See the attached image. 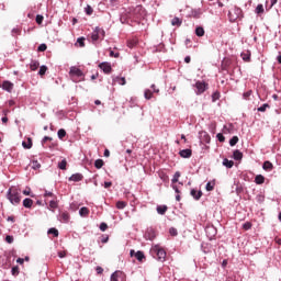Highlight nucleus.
<instances>
[{"instance_id": "nucleus-1", "label": "nucleus", "mask_w": 281, "mask_h": 281, "mask_svg": "<svg viewBox=\"0 0 281 281\" xmlns=\"http://www.w3.org/2000/svg\"><path fill=\"white\" fill-rule=\"evenodd\" d=\"M69 77L72 82H82V80H85V72H82L80 68L72 66L69 70Z\"/></svg>"}, {"instance_id": "nucleus-2", "label": "nucleus", "mask_w": 281, "mask_h": 281, "mask_svg": "<svg viewBox=\"0 0 281 281\" xmlns=\"http://www.w3.org/2000/svg\"><path fill=\"white\" fill-rule=\"evenodd\" d=\"M7 199L12 203V205H19V203H21V192H19V189H9L7 192Z\"/></svg>"}, {"instance_id": "nucleus-3", "label": "nucleus", "mask_w": 281, "mask_h": 281, "mask_svg": "<svg viewBox=\"0 0 281 281\" xmlns=\"http://www.w3.org/2000/svg\"><path fill=\"white\" fill-rule=\"evenodd\" d=\"M243 16V10L238 7H234L228 11V19L231 23H235V21H238Z\"/></svg>"}, {"instance_id": "nucleus-4", "label": "nucleus", "mask_w": 281, "mask_h": 281, "mask_svg": "<svg viewBox=\"0 0 281 281\" xmlns=\"http://www.w3.org/2000/svg\"><path fill=\"white\" fill-rule=\"evenodd\" d=\"M130 14L135 19H142V16H144L145 14L144 7L142 5L132 7L130 9Z\"/></svg>"}, {"instance_id": "nucleus-5", "label": "nucleus", "mask_w": 281, "mask_h": 281, "mask_svg": "<svg viewBox=\"0 0 281 281\" xmlns=\"http://www.w3.org/2000/svg\"><path fill=\"white\" fill-rule=\"evenodd\" d=\"M153 251L157 255V260H159V262H166V250H164V248L156 245L154 246Z\"/></svg>"}, {"instance_id": "nucleus-6", "label": "nucleus", "mask_w": 281, "mask_h": 281, "mask_svg": "<svg viewBox=\"0 0 281 281\" xmlns=\"http://www.w3.org/2000/svg\"><path fill=\"white\" fill-rule=\"evenodd\" d=\"M194 87L196 89V95H201V93H205V91H207V83H205V81H196Z\"/></svg>"}, {"instance_id": "nucleus-7", "label": "nucleus", "mask_w": 281, "mask_h": 281, "mask_svg": "<svg viewBox=\"0 0 281 281\" xmlns=\"http://www.w3.org/2000/svg\"><path fill=\"white\" fill-rule=\"evenodd\" d=\"M111 281H125L126 280V274L122 271H115L111 274L110 278Z\"/></svg>"}, {"instance_id": "nucleus-8", "label": "nucleus", "mask_w": 281, "mask_h": 281, "mask_svg": "<svg viewBox=\"0 0 281 281\" xmlns=\"http://www.w3.org/2000/svg\"><path fill=\"white\" fill-rule=\"evenodd\" d=\"M1 89L7 91V93H12V91H14V83L9 80H4L1 85Z\"/></svg>"}, {"instance_id": "nucleus-9", "label": "nucleus", "mask_w": 281, "mask_h": 281, "mask_svg": "<svg viewBox=\"0 0 281 281\" xmlns=\"http://www.w3.org/2000/svg\"><path fill=\"white\" fill-rule=\"evenodd\" d=\"M100 36H104V30L97 26L93 32L91 33L92 41H99Z\"/></svg>"}, {"instance_id": "nucleus-10", "label": "nucleus", "mask_w": 281, "mask_h": 281, "mask_svg": "<svg viewBox=\"0 0 281 281\" xmlns=\"http://www.w3.org/2000/svg\"><path fill=\"white\" fill-rule=\"evenodd\" d=\"M99 67L104 74H111L112 68L110 63L103 61L99 65Z\"/></svg>"}, {"instance_id": "nucleus-11", "label": "nucleus", "mask_w": 281, "mask_h": 281, "mask_svg": "<svg viewBox=\"0 0 281 281\" xmlns=\"http://www.w3.org/2000/svg\"><path fill=\"white\" fill-rule=\"evenodd\" d=\"M179 155L182 159H190L192 157V149H182L179 151Z\"/></svg>"}, {"instance_id": "nucleus-12", "label": "nucleus", "mask_w": 281, "mask_h": 281, "mask_svg": "<svg viewBox=\"0 0 281 281\" xmlns=\"http://www.w3.org/2000/svg\"><path fill=\"white\" fill-rule=\"evenodd\" d=\"M69 213L68 212H61L59 215H58V221H60V223H69Z\"/></svg>"}, {"instance_id": "nucleus-13", "label": "nucleus", "mask_w": 281, "mask_h": 281, "mask_svg": "<svg viewBox=\"0 0 281 281\" xmlns=\"http://www.w3.org/2000/svg\"><path fill=\"white\" fill-rule=\"evenodd\" d=\"M82 179H83L82 173H74L69 177V181H75V182L82 181Z\"/></svg>"}, {"instance_id": "nucleus-14", "label": "nucleus", "mask_w": 281, "mask_h": 281, "mask_svg": "<svg viewBox=\"0 0 281 281\" xmlns=\"http://www.w3.org/2000/svg\"><path fill=\"white\" fill-rule=\"evenodd\" d=\"M191 196H193V199L195 201H199V199H201V196H203V192L202 191H196L195 189L191 190Z\"/></svg>"}, {"instance_id": "nucleus-15", "label": "nucleus", "mask_w": 281, "mask_h": 281, "mask_svg": "<svg viewBox=\"0 0 281 281\" xmlns=\"http://www.w3.org/2000/svg\"><path fill=\"white\" fill-rule=\"evenodd\" d=\"M182 24H183V20H181L180 18L175 16L171 20V25H173L176 27H181Z\"/></svg>"}, {"instance_id": "nucleus-16", "label": "nucleus", "mask_w": 281, "mask_h": 281, "mask_svg": "<svg viewBox=\"0 0 281 281\" xmlns=\"http://www.w3.org/2000/svg\"><path fill=\"white\" fill-rule=\"evenodd\" d=\"M201 14H203L201 9H193L191 11V16H193V19H201Z\"/></svg>"}, {"instance_id": "nucleus-17", "label": "nucleus", "mask_w": 281, "mask_h": 281, "mask_svg": "<svg viewBox=\"0 0 281 281\" xmlns=\"http://www.w3.org/2000/svg\"><path fill=\"white\" fill-rule=\"evenodd\" d=\"M156 210H157L158 214L164 216V214H166V212H168V206L167 205H158Z\"/></svg>"}, {"instance_id": "nucleus-18", "label": "nucleus", "mask_w": 281, "mask_h": 281, "mask_svg": "<svg viewBox=\"0 0 281 281\" xmlns=\"http://www.w3.org/2000/svg\"><path fill=\"white\" fill-rule=\"evenodd\" d=\"M34 205V201L30 198L23 200V207L30 209Z\"/></svg>"}, {"instance_id": "nucleus-19", "label": "nucleus", "mask_w": 281, "mask_h": 281, "mask_svg": "<svg viewBox=\"0 0 281 281\" xmlns=\"http://www.w3.org/2000/svg\"><path fill=\"white\" fill-rule=\"evenodd\" d=\"M255 183H256L257 186H262V183H265V176H262V175H257V176L255 177Z\"/></svg>"}, {"instance_id": "nucleus-20", "label": "nucleus", "mask_w": 281, "mask_h": 281, "mask_svg": "<svg viewBox=\"0 0 281 281\" xmlns=\"http://www.w3.org/2000/svg\"><path fill=\"white\" fill-rule=\"evenodd\" d=\"M262 168L267 170L268 172H271L273 170V164L271 161L267 160L263 162Z\"/></svg>"}, {"instance_id": "nucleus-21", "label": "nucleus", "mask_w": 281, "mask_h": 281, "mask_svg": "<svg viewBox=\"0 0 281 281\" xmlns=\"http://www.w3.org/2000/svg\"><path fill=\"white\" fill-rule=\"evenodd\" d=\"M233 158L235 159V161H240V159H243V153L238 149H236L233 153Z\"/></svg>"}, {"instance_id": "nucleus-22", "label": "nucleus", "mask_w": 281, "mask_h": 281, "mask_svg": "<svg viewBox=\"0 0 281 281\" xmlns=\"http://www.w3.org/2000/svg\"><path fill=\"white\" fill-rule=\"evenodd\" d=\"M135 258L136 260H138V262H142L146 258V256L144 255V251L138 250L135 252Z\"/></svg>"}, {"instance_id": "nucleus-23", "label": "nucleus", "mask_w": 281, "mask_h": 281, "mask_svg": "<svg viewBox=\"0 0 281 281\" xmlns=\"http://www.w3.org/2000/svg\"><path fill=\"white\" fill-rule=\"evenodd\" d=\"M222 164H223V166H225V168H234V160L224 158Z\"/></svg>"}, {"instance_id": "nucleus-24", "label": "nucleus", "mask_w": 281, "mask_h": 281, "mask_svg": "<svg viewBox=\"0 0 281 281\" xmlns=\"http://www.w3.org/2000/svg\"><path fill=\"white\" fill-rule=\"evenodd\" d=\"M278 3V0H266V8L267 10H271Z\"/></svg>"}, {"instance_id": "nucleus-25", "label": "nucleus", "mask_w": 281, "mask_h": 281, "mask_svg": "<svg viewBox=\"0 0 281 281\" xmlns=\"http://www.w3.org/2000/svg\"><path fill=\"white\" fill-rule=\"evenodd\" d=\"M144 98H145V100H151V99H153V90H150V89H145V91H144Z\"/></svg>"}, {"instance_id": "nucleus-26", "label": "nucleus", "mask_w": 281, "mask_h": 281, "mask_svg": "<svg viewBox=\"0 0 281 281\" xmlns=\"http://www.w3.org/2000/svg\"><path fill=\"white\" fill-rule=\"evenodd\" d=\"M31 70L32 71H36V69H38V67H41V64L37 60H32L30 64Z\"/></svg>"}, {"instance_id": "nucleus-27", "label": "nucleus", "mask_w": 281, "mask_h": 281, "mask_svg": "<svg viewBox=\"0 0 281 281\" xmlns=\"http://www.w3.org/2000/svg\"><path fill=\"white\" fill-rule=\"evenodd\" d=\"M79 216H89V210L87 209V206H82L80 210H79Z\"/></svg>"}, {"instance_id": "nucleus-28", "label": "nucleus", "mask_w": 281, "mask_h": 281, "mask_svg": "<svg viewBox=\"0 0 281 281\" xmlns=\"http://www.w3.org/2000/svg\"><path fill=\"white\" fill-rule=\"evenodd\" d=\"M195 35L196 36H205V30L203 29V26H198L195 29Z\"/></svg>"}, {"instance_id": "nucleus-29", "label": "nucleus", "mask_w": 281, "mask_h": 281, "mask_svg": "<svg viewBox=\"0 0 281 281\" xmlns=\"http://www.w3.org/2000/svg\"><path fill=\"white\" fill-rule=\"evenodd\" d=\"M22 146L26 150H30V148H32V138H27V142H22Z\"/></svg>"}, {"instance_id": "nucleus-30", "label": "nucleus", "mask_w": 281, "mask_h": 281, "mask_svg": "<svg viewBox=\"0 0 281 281\" xmlns=\"http://www.w3.org/2000/svg\"><path fill=\"white\" fill-rule=\"evenodd\" d=\"M114 82H117V85H121L122 87H124V85H126V78H124V77H116L114 79Z\"/></svg>"}, {"instance_id": "nucleus-31", "label": "nucleus", "mask_w": 281, "mask_h": 281, "mask_svg": "<svg viewBox=\"0 0 281 281\" xmlns=\"http://www.w3.org/2000/svg\"><path fill=\"white\" fill-rule=\"evenodd\" d=\"M102 166H104V160L103 159H97L94 161V168H97L98 170H100V168H102Z\"/></svg>"}, {"instance_id": "nucleus-32", "label": "nucleus", "mask_w": 281, "mask_h": 281, "mask_svg": "<svg viewBox=\"0 0 281 281\" xmlns=\"http://www.w3.org/2000/svg\"><path fill=\"white\" fill-rule=\"evenodd\" d=\"M241 58L245 63H249L251 60V53H241Z\"/></svg>"}, {"instance_id": "nucleus-33", "label": "nucleus", "mask_w": 281, "mask_h": 281, "mask_svg": "<svg viewBox=\"0 0 281 281\" xmlns=\"http://www.w3.org/2000/svg\"><path fill=\"white\" fill-rule=\"evenodd\" d=\"M214 186H216V183L213 181V182H207L206 186H205V190L207 192H212V190H214Z\"/></svg>"}, {"instance_id": "nucleus-34", "label": "nucleus", "mask_w": 281, "mask_h": 281, "mask_svg": "<svg viewBox=\"0 0 281 281\" xmlns=\"http://www.w3.org/2000/svg\"><path fill=\"white\" fill-rule=\"evenodd\" d=\"M58 168L59 170H67V160L63 159L59 164H58Z\"/></svg>"}, {"instance_id": "nucleus-35", "label": "nucleus", "mask_w": 281, "mask_h": 281, "mask_svg": "<svg viewBox=\"0 0 281 281\" xmlns=\"http://www.w3.org/2000/svg\"><path fill=\"white\" fill-rule=\"evenodd\" d=\"M66 135H67V132L63 128L57 132L58 139H63L64 137H66Z\"/></svg>"}, {"instance_id": "nucleus-36", "label": "nucleus", "mask_w": 281, "mask_h": 281, "mask_svg": "<svg viewBox=\"0 0 281 281\" xmlns=\"http://www.w3.org/2000/svg\"><path fill=\"white\" fill-rule=\"evenodd\" d=\"M179 177H181V172L177 171L171 179V183L179 182Z\"/></svg>"}, {"instance_id": "nucleus-37", "label": "nucleus", "mask_w": 281, "mask_h": 281, "mask_svg": "<svg viewBox=\"0 0 281 281\" xmlns=\"http://www.w3.org/2000/svg\"><path fill=\"white\" fill-rule=\"evenodd\" d=\"M267 109H269V104L268 103H263L261 106H259L257 109V111H259V113H265V111H267Z\"/></svg>"}, {"instance_id": "nucleus-38", "label": "nucleus", "mask_w": 281, "mask_h": 281, "mask_svg": "<svg viewBox=\"0 0 281 281\" xmlns=\"http://www.w3.org/2000/svg\"><path fill=\"white\" fill-rule=\"evenodd\" d=\"M238 144V136H233L229 139V146H236Z\"/></svg>"}, {"instance_id": "nucleus-39", "label": "nucleus", "mask_w": 281, "mask_h": 281, "mask_svg": "<svg viewBox=\"0 0 281 281\" xmlns=\"http://www.w3.org/2000/svg\"><path fill=\"white\" fill-rule=\"evenodd\" d=\"M116 207L117 210H124V207H126V202L124 201L116 202Z\"/></svg>"}, {"instance_id": "nucleus-40", "label": "nucleus", "mask_w": 281, "mask_h": 281, "mask_svg": "<svg viewBox=\"0 0 281 281\" xmlns=\"http://www.w3.org/2000/svg\"><path fill=\"white\" fill-rule=\"evenodd\" d=\"M21 34V29L14 27L11 31V36H19Z\"/></svg>"}, {"instance_id": "nucleus-41", "label": "nucleus", "mask_w": 281, "mask_h": 281, "mask_svg": "<svg viewBox=\"0 0 281 281\" xmlns=\"http://www.w3.org/2000/svg\"><path fill=\"white\" fill-rule=\"evenodd\" d=\"M38 74L40 76H45V74H47V66L45 65L41 66Z\"/></svg>"}, {"instance_id": "nucleus-42", "label": "nucleus", "mask_w": 281, "mask_h": 281, "mask_svg": "<svg viewBox=\"0 0 281 281\" xmlns=\"http://www.w3.org/2000/svg\"><path fill=\"white\" fill-rule=\"evenodd\" d=\"M32 168L33 170H38L41 168V162H38V160H33Z\"/></svg>"}, {"instance_id": "nucleus-43", "label": "nucleus", "mask_w": 281, "mask_h": 281, "mask_svg": "<svg viewBox=\"0 0 281 281\" xmlns=\"http://www.w3.org/2000/svg\"><path fill=\"white\" fill-rule=\"evenodd\" d=\"M85 12H86V14H88V16H91V14H93V8H91V5L88 4L85 8Z\"/></svg>"}, {"instance_id": "nucleus-44", "label": "nucleus", "mask_w": 281, "mask_h": 281, "mask_svg": "<svg viewBox=\"0 0 281 281\" xmlns=\"http://www.w3.org/2000/svg\"><path fill=\"white\" fill-rule=\"evenodd\" d=\"M47 234H53L55 238H58V229L56 228H49Z\"/></svg>"}, {"instance_id": "nucleus-45", "label": "nucleus", "mask_w": 281, "mask_h": 281, "mask_svg": "<svg viewBox=\"0 0 281 281\" xmlns=\"http://www.w3.org/2000/svg\"><path fill=\"white\" fill-rule=\"evenodd\" d=\"M262 12H265V7L262 4H258L256 8V13L262 14Z\"/></svg>"}, {"instance_id": "nucleus-46", "label": "nucleus", "mask_w": 281, "mask_h": 281, "mask_svg": "<svg viewBox=\"0 0 281 281\" xmlns=\"http://www.w3.org/2000/svg\"><path fill=\"white\" fill-rule=\"evenodd\" d=\"M212 234L213 236H215L216 234V228H214L213 226H209L206 227V234Z\"/></svg>"}, {"instance_id": "nucleus-47", "label": "nucleus", "mask_w": 281, "mask_h": 281, "mask_svg": "<svg viewBox=\"0 0 281 281\" xmlns=\"http://www.w3.org/2000/svg\"><path fill=\"white\" fill-rule=\"evenodd\" d=\"M5 241L9 244V245H12V243H14V237L12 235H7L5 236Z\"/></svg>"}, {"instance_id": "nucleus-48", "label": "nucleus", "mask_w": 281, "mask_h": 281, "mask_svg": "<svg viewBox=\"0 0 281 281\" xmlns=\"http://www.w3.org/2000/svg\"><path fill=\"white\" fill-rule=\"evenodd\" d=\"M256 201H257V203H265V195L258 194V195L256 196Z\"/></svg>"}, {"instance_id": "nucleus-49", "label": "nucleus", "mask_w": 281, "mask_h": 281, "mask_svg": "<svg viewBox=\"0 0 281 281\" xmlns=\"http://www.w3.org/2000/svg\"><path fill=\"white\" fill-rule=\"evenodd\" d=\"M251 93H252L251 90L244 92V94H243L244 100H249V98H251Z\"/></svg>"}, {"instance_id": "nucleus-50", "label": "nucleus", "mask_w": 281, "mask_h": 281, "mask_svg": "<svg viewBox=\"0 0 281 281\" xmlns=\"http://www.w3.org/2000/svg\"><path fill=\"white\" fill-rule=\"evenodd\" d=\"M77 43L79 47H85V37H78Z\"/></svg>"}, {"instance_id": "nucleus-51", "label": "nucleus", "mask_w": 281, "mask_h": 281, "mask_svg": "<svg viewBox=\"0 0 281 281\" xmlns=\"http://www.w3.org/2000/svg\"><path fill=\"white\" fill-rule=\"evenodd\" d=\"M106 229H109V225H106V223H104V222L101 223V224H100V231H101V232H106Z\"/></svg>"}, {"instance_id": "nucleus-52", "label": "nucleus", "mask_w": 281, "mask_h": 281, "mask_svg": "<svg viewBox=\"0 0 281 281\" xmlns=\"http://www.w3.org/2000/svg\"><path fill=\"white\" fill-rule=\"evenodd\" d=\"M49 207H52V210H56L58 207V204L56 203V201L52 200L49 202Z\"/></svg>"}, {"instance_id": "nucleus-53", "label": "nucleus", "mask_w": 281, "mask_h": 281, "mask_svg": "<svg viewBox=\"0 0 281 281\" xmlns=\"http://www.w3.org/2000/svg\"><path fill=\"white\" fill-rule=\"evenodd\" d=\"M150 89H151V92H153V93H159V88H157V86H155V83H153V85L150 86Z\"/></svg>"}, {"instance_id": "nucleus-54", "label": "nucleus", "mask_w": 281, "mask_h": 281, "mask_svg": "<svg viewBox=\"0 0 281 281\" xmlns=\"http://www.w3.org/2000/svg\"><path fill=\"white\" fill-rule=\"evenodd\" d=\"M216 138H217L218 142H221V143L225 142V136H224L223 134H221V133H218V134L216 135Z\"/></svg>"}, {"instance_id": "nucleus-55", "label": "nucleus", "mask_w": 281, "mask_h": 281, "mask_svg": "<svg viewBox=\"0 0 281 281\" xmlns=\"http://www.w3.org/2000/svg\"><path fill=\"white\" fill-rule=\"evenodd\" d=\"M47 49V45L46 44H41L37 48L38 52H45Z\"/></svg>"}, {"instance_id": "nucleus-56", "label": "nucleus", "mask_w": 281, "mask_h": 281, "mask_svg": "<svg viewBox=\"0 0 281 281\" xmlns=\"http://www.w3.org/2000/svg\"><path fill=\"white\" fill-rule=\"evenodd\" d=\"M169 234H170L171 236H177V234H179V233L177 232V228L171 227V228L169 229Z\"/></svg>"}, {"instance_id": "nucleus-57", "label": "nucleus", "mask_w": 281, "mask_h": 281, "mask_svg": "<svg viewBox=\"0 0 281 281\" xmlns=\"http://www.w3.org/2000/svg\"><path fill=\"white\" fill-rule=\"evenodd\" d=\"M52 137L49 136H44V138L42 139V146H45V142H52Z\"/></svg>"}, {"instance_id": "nucleus-58", "label": "nucleus", "mask_w": 281, "mask_h": 281, "mask_svg": "<svg viewBox=\"0 0 281 281\" xmlns=\"http://www.w3.org/2000/svg\"><path fill=\"white\" fill-rule=\"evenodd\" d=\"M11 273H12V276H18L19 274V267H13L11 269Z\"/></svg>"}, {"instance_id": "nucleus-59", "label": "nucleus", "mask_w": 281, "mask_h": 281, "mask_svg": "<svg viewBox=\"0 0 281 281\" xmlns=\"http://www.w3.org/2000/svg\"><path fill=\"white\" fill-rule=\"evenodd\" d=\"M36 23L41 25L43 23V15H36Z\"/></svg>"}, {"instance_id": "nucleus-60", "label": "nucleus", "mask_w": 281, "mask_h": 281, "mask_svg": "<svg viewBox=\"0 0 281 281\" xmlns=\"http://www.w3.org/2000/svg\"><path fill=\"white\" fill-rule=\"evenodd\" d=\"M95 271H97L98 274L104 273V269L102 267H100V266H98L95 268Z\"/></svg>"}, {"instance_id": "nucleus-61", "label": "nucleus", "mask_w": 281, "mask_h": 281, "mask_svg": "<svg viewBox=\"0 0 281 281\" xmlns=\"http://www.w3.org/2000/svg\"><path fill=\"white\" fill-rule=\"evenodd\" d=\"M243 227L247 231V229H251V223L246 222Z\"/></svg>"}, {"instance_id": "nucleus-62", "label": "nucleus", "mask_w": 281, "mask_h": 281, "mask_svg": "<svg viewBox=\"0 0 281 281\" xmlns=\"http://www.w3.org/2000/svg\"><path fill=\"white\" fill-rule=\"evenodd\" d=\"M30 192H32V189L27 188L26 190L23 191V194L25 196H30Z\"/></svg>"}, {"instance_id": "nucleus-63", "label": "nucleus", "mask_w": 281, "mask_h": 281, "mask_svg": "<svg viewBox=\"0 0 281 281\" xmlns=\"http://www.w3.org/2000/svg\"><path fill=\"white\" fill-rule=\"evenodd\" d=\"M58 258H65V256H67V254L65 251H59L57 254Z\"/></svg>"}, {"instance_id": "nucleus-64", "label": "nucleus", "mask_w": 281, "mask_h": 281, "mask_svg": "<svg viewBox=\"0 0 281 281\" xmlns=\"http://www.w3.org/2000/svg\"><path fill=\"white\" fill-rule=\"evenodd\" d=\"M111 186H113V183H112V182H104V188H105V189L111 188Z\"/></svg>"}]
</instances>
